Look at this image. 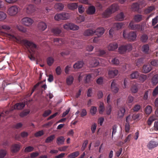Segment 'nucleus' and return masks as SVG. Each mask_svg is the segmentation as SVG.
Instances as JSON below:
<instances>
[{
  "mask_svg": "<svg viewBox=\"0 0 158 158\" xmlns=\"http://www.w3.org/2000/svg\"><path fill=\"white\" fill-rule=\"evenodd\" d=\"M158 94V85L154 89L152 93L153 96H156Z\"/></svg>",
  "mask_w": 158,
  "mask_h": 158,
  "instance_id": "774afa93",
  "label": "nucleus"
},
{
  "mask_svg": "<svg viewBox=\"0 0 158 158\" xmlns=\"http://www.w3.org/2000/svg\"><path fill=\"white\" fill-rule=\"evenodd\" d=\"M143 16L140 14H136L134 15L133 20L136 23H138L143 19Z\"/></svg>",
  "mask_w": 158,
  "mask_h": 158,
  "instance_id": "dca6fc26",
  "label": "nucleus"
},
{
  "mask_svg": "<svg viewBox=\"0 0 158 158\" xmlns=\"http://www.w3.org/2000/svg\"><path fill=\"white\" fill-rule=\"evenodd\" d=\"M17 28L19 31L25 33L27 31L26 29L22 26H17Z\"/></svg>",
  "mask_w": 158,
  "mask_h": 158,
  "instance_id": "de8ad7c7",
  "label": "nucleus"
},
{
  "mask_svg": "<svg viewBox=\"0 0 158 158\" xmlns=\"http://www.w3.org/2000/svg\"><path fill=\"white\" fill-rule=\"evenodd\" d=\"M19 9V7L17 6H12L9 8L8 11V13L11 16H15L18 13Z\"/></svg>",
  "mask_w": 158,
  "mask_h": 158,
  "instance_id": "39448f33",
  "label": "nucleus"
},
{
  "mask_svg": "<svg viewBox=\"0 0 158 158\" xmlns=\"http://www.w3.org/2000/svg\"><path fill=\"white\" fill-rule=\"evenodd\" d=\"M44 134V132L43 131L41 130L35 133L34 134V135L36 137H38L42 136Z\"/></svg>",
  "mask_w": 158,
  "mask_h": 158,
  "instance_id": "052dcab7",
  "label": "nucleus"
},
{
  "mask_svg": "<svg viewBox=\"0 0 158 158\" xmlns=\"http://www.w3.org/2000/svg\"><path fill=\"white\" fill-rule=\"evenodd\" d=\"M138 3L139 5L142 6H144L147 4V0H142L139 1Z\"/></svg>",
  "mask_w": 158,
  "mask_h": 158,
  "instance_id": "0e129e2a",
  "label": "nucleus"
},
{
  "mask_svg": "<svg viewBox=\"0 0 158 158\" xmlns=\"http://www.w3.org/2000/svg\"><path fill=\"white\" fill-rule=\"evenodd\" d=\"M141 108L140 105L137 104L135 105L133 108V110L135 112H137L141 109Z\"/></svg>",
  "mask_w": 158,
  "mask_h": 158,
  "instance_id": "4d7b16f0",
  "label": "nucleus"
},
{
  "mask_svg": "<svg viewBox=\"0 0 158 158\" xmlns=\"http://www.w3.org/2000/svg\"><path fill=\"white\" fill-rule=\"evenodd\" d=\"M95 7L94 6H90L88 7L87 13L89 15H93L95 13Z\"/></svg>",
  "mask_w": 158,
  "mask_h": 158,
  "instance_id": "412c9836",
  "label": "nucleus"
},
{
  "mask_svg": "<svg viewBox=\"0 0 158 158\" xmlns=\"http://www.w3.org/2000/svg\"><path fill=\"white\" fill-rule=\"evenodd\" d=\"M113 13L110 9L108 8L103 13V16L104 17L106 18L110 16V15Z\"/></svg>",
  "mask_w": 158,
  "mask_h": 158,
  "instance_id": "b1692460",
  "label": "nucleus"
},
{
  "mask_svg": "<svg viewBox=\"0 0 158 158\" xmlns=\"http://www.w3.org/2000/svg\"><path fill=\"white\" fill-rule=\"evenodd\" d=\"M69 15L68 13L62 12L59 14H57L55 16L54 19L55 20H66L69 18Z\"/></svg>",
  "mask_w": 158,
  "mask_h": 158,
  "instance_id": "20e7f679",
  "label": "nucleus"
},
{
  "mask_svg": "<svg viewBox=\"0 0 158 158\" xmlns=\"http://www.w3.org/2000/svg\"><path fill=\"white\" fill-rule=\"evenodd\" d=\"M139 5L138 2L133 3L131 6V8L134 11L138 10L139 8Z\"/></svg>",
  "mask_w": 158,
  "mask_h": 158,
  "instance_id": "f704fd0d",
  "label": "nucleus"
},
{
  "mask_svg": "<svg viewBox=\"0 0 158 158\" xmlns=\"http://www.w3.org/2000/svg\"><path fill=\"white\" fill-rule=\"evenodd\" d=\"M7 154L6 150L2 149L0 150V158H3Z\"/></svg>",
  "mask_w": 158,
  "mask_h": 158,
  "instance_id": "79ce46f5",
  "label": "nucleus"
},
{
  "mask_svg": "<svg viewBox=\"0 0 158 158\" xmlns=\"http://www.w3.org/2000/svg\"><path fill=\"white\" fill-rule=\"evenodd\" d=\"M97 110V109L96 107L93 106L91 107L90 110V112L92 114L94 115L96 114Z\"/></svg>",
  "mask_w": 158,
  "mask_h": 158,
  "instance_id": "603ef678",
  "label": "nucleus"
},
{
  "mask_svg": "<svg viewBox=\"0 0 158 158\" xmlns=\"http://www.w3.org/2000/svg\"><path fill=\"white\" fill-rule=\"evenodd\" d=\"M33 20L29 17H25L22 19V23L26 26H30L33 24Z\"/></svg>",
  "mask_w": 158,
  "mask_h": 158,
  "instance_id": "423d86ee",
  "label": "nucleus"
},
{
  "mask_svg": "<svg viewBox=\"0 0 158 158\" xmlns=\"http://www.w3.org/2000/svg\"><path fill=\"white\" fill-rule=\"evenodd\" d=\"M52 31L55 35L58 36L61 33V30L58 27H56L52 29Z\"/></svg>",
  "mask_w": 158,
  "mask_h": 158,
  "instance_id": "7c9ffc66",
  "label": "nucleus"
},
{
  "mask_svg": "<svg viewBox=\"0 0 158 158\" xmlns=\"http://www.w3.org/2000/svg\"><path fill=\"white\" fill-rule=\"evenodd\" d=\"M105 108L104 106V104L102 103H100L99 106V113L102 114Z\"/></svg>",
  "mask_w": 158,
  "mask_h": 158,
  "instance_id": "8fccbe9b",
  "label": "nucleus"
},
{
  "mask_svg": "<svg viewBox=\"0 0 158 158\" xmlns=\"http://www.w3.org/2000/svg\"><path fill=\"white\" fill-rule=\"evenodd\" d=\"M118 73V70L117 69H111L108 72L109 76L110 78H113L116 76Z\"/></svg>",
  "mask_w": 158,
  "mask_h": 158,
  "instance_id": "2eb2a0df",
  "label": "nucleus"
},
{
  "mask_svg": "<svg viewBox=\"0 0 158 158\" xmlns=\"http://www.w3.org/2000/svg\"><path fill=\"white\" fill-rule=\"evenodd\" d=\"M25 106L24 102H22L18 103L16 104L14 107H11L9 110V114L14 109L21 110L23 109Z\"/></svg>",
  "mask_w": 158,
  "mask_h": 158,
  "instance_id": "1a4fd4ad",
  "label": "nucleus"
},
{
  "mask_svg": "<svg viewBox=\"0 0 158 158\" xmlns=\"http://www.w3.org/2000/svg\"><path fill=\"white\" fill-rule=\"evenodd\" d=\"M158 145V142L154 141H150L148 144V147L149 149H151Z\"/></svg>",
  "mask_w": 158,
  "mask_h": 158,
  "instance_id": "a211bd4d",
  "label": "nucleus"
},
{
  "mask_svg": "<svg viewBox=\"0 0 158 158\" xmlns=\"http://www.w3.org/2000/svg\"><path fill=\"white\" fill-rule=\"evenodd\" d=\"M125 112V108L123 107H121L117 113L118 118H121L124 116V114Z\"/></svg>",
  "mask_w": 158,
  "mask_h": 158,
  "instance_id": "6ab92c4d",
  "label": "nucleus"
},
{
  "mask_svg": "<svg viewBox=\"0 0 158 158\" xmlns=\"http://www.w3.org/2000/svg\"><path fill=\"white\" fill-rule=\"evenodd\" d=\"M64 5L61 3H57L54 6L55 8L60 11L62 10L64 8Z\"/></svg>",
  "mask_w": 158,
  "mask_h": 158,
  "instance_id": "c85d7f7f",
  "label": "nucleus"
},
{
  "mask_svg": "<svg viewBox=\"0 0 158 158\" xmlns=\"http://www.w3.org/2000/svg\"><path fill=\"white\" fill-rule=\"evenodd\" d=\"M52 111L50 110H46L43 113V116L44 117H46L50 115Z\"/></svg>",
  "mask_w": 158,
  "mask_h": 158,
  "instance_id": "680f3d73",
  "label": "nucleus"
},
{
  "mask_svg": "<svg viewBox=\"0 0 158 158\" xmlns=\"http://www.w3.org/2000/svg\"><path fill=\"white\" fill-rule=\"evenodd\" d=\"M123 23L122 22L117 23L115 24V26L118 30L121 28L123 26Z\"/></svg>",
  "mask_w": 158,
  "mask_h": 158,
  "instance_id": "6e6d98bb",
  "label": "nucleus"
},
{
  "mask_svg": "<svg viewBox=\"0 0 158 158\" xmlns=\"http://www.w3.org/2000/svg\"><path fill=\"white\" fill-rule=\"evenodd\" d=\"M105 30L103 27H99L95 31L96 35L100 36L102 35L104 32Z\"/></svg>",
  "mask_w": 158,
  "mask_h": 158,
  "instance_id": "4be33fe9",
  "label": "nucleus"
},
{
  "mask_svg": "<svg viewBox=\"0 0 158 158\" xmlns=\"http://www.w3.org/2000/svg\"><path fill=\"white\" fill-rule=\"evenodd\" d=\"M79 27L76 25L74 24L73 23H71L70 30H78Z\"/></svg>",
  "mask_w": 158,
  "mask_h": 158,
  "instance_id": "864d4df0",
  "label": "nucleus"
},
{
  "mask_svg": "<svg viewBox=\"0 0 158 158\" xmlns=\"http://www.w3.org/2000/svg\"><path fill=\"white\" fill-rule=\"evenodd\" d=\"M142 52L145 54H148L149 50V47L148 44L143 45L142 48Z\"/></svg>",
  "mask_w": 158,
  "mask_h": 158,
  "instance_id": "bb28decb",
  "label": "nucleus"
},
{
  "mask_svg": "<svg viewBox=\"0 0 158 158\" xmlns=\"http://www.w3.org/2000/svg\"><path fill=\"white\" fill-rule=\"evenodd\" d=\"M158 16H157L152 19V25L154 26L158 22Z\"/></svg>",
  "mask_w": 158,
  "mask_h": 158,
  "instance_id": "338daca9",
  "label": "nucleus"
},
{
  "mask_svg": "<svg viewBox=\"0 0 158 158\" xmlns=\"http://www.w3.org/2000/svg\"><path fill=\"white\" fill-rule=\"evenodd\" d=\"M92 64H91V66L93 67L97 66L99 64V59L97 58V59H94L93 60Z\"/></svg>",
  "mask_w": 158,
  "mask_h": 158,
  "instance_id": "a19ab883",
  "label": "nucleus"
},
{
  "mask_svg": "<svg viewBox=\"0 0 158 158\" xmlns=\"http://www.w3.org/2000/svg\"><path fill=\"white\" fill-rule=\"evenodd\" d=\"M152 69L151 66L149 64L144 65L142 70V72L144 73H148Z\"/></svg>",
  "mask_w": 158,
  "mask_h": 158,
  "instance_id": "f8f14e48",
  "label": "nucleus"
},
{
  "mask_svg": "<svg viewBox=\"0 0 158 158\" xmlns=\"http://www.w3.org/2000/svg\"><path fill=\"white\" fill-rule=\"evenodd\" d=\"M118 47V44L116 43H110L107 46V49L110 51H114Z\"/></svg>",
  "mask_w": 158,
  "mask_h": 158,
  "instance_id": "ddd939ff",
  "label": "nucleus"
},
{
  "mask_svg": "<svg viewBox=\"0 0 158 158\" xmlns=\"http://www.w3.org/2000/svg\"><path fill=\"white\" fill-rule=\"evenodd\" d=\"M155 118L153 116L150 117L148 119L147 123L149 125H151L152 123L154 121Z\"/></svg>",
  "mask_w": 158,
  "mask_h": 158,
  "instance_id": "e2e57ef3",
  "label": "nucleus"
},
{
  "mask_svg": "<svg viewBox=\"0 0 158 158\" xmlns=\"http://www.w3.org/2000/svg\"><path fill=\"white\" fill-rule=\"evenodd\" d=\"M128 27L131 30L138 31L141 28V25L140 24H135L133 21H131L129 24Z\"/></svg>",
  "mask_w": 158,
  "mask_h": 158,
  "instance_id": "0eeeda50",
  "label": "nucleus"
},
{
  "mask_svg": "<svg viewBox=\"0 0 158 158\" xmlns=\"http://www.w3.org/2000/svg\"><path fill=\"white\" fill-rule=\"evenodd\" d=\"M111 87L112 91L114 93H116L118 92L119 89L117 86L115 80H113L112 81Z\"/></svg>",
  "mask_w": 158,
  "mask_h": 158,
  "instance_id": "9b49d317",
  "label": "nucleus"
},
{
  "mask_svg": "<svg viewBox=\"0 0 158 158\" xmlns=\"http://www.w3.org/2000/svg\"><path fill=\"white\" fill-rule=\"evenodd\" d=\"M131 90L133 93H136L138 90L137 84H135L133 85L131 87Z\"/></svg>",
  "mask_w": 158,
  "mask_h": 158,
  "instance_id": "a18cd8bd",
  "label": "nucleus"
},
{
  "mask_svg": "<svg viewBox=\"0 0 158 158\" xmlns=\"http://www.w3.org/2000/svg\"><path fill=\"white\" fill-rule=\"evenodd\" d=\"M155 9V7L154 6H152L148 7L145 10V13L148 14L150 13L154 10Z\"/></svg>",
  "mask_w": 158,
  "mask_h": 158,
  "instance_id": "5fc2aeb1",
  "label": "nucleus"
},
{
  "mask_svg": "<svg viewBox=\"0 0 158 158\" xmlns=\"http://www.w3.org/2000/svg\"><path fill=\"white\" fill-rule=\"evenodd\" d=\"M152 82L154 85H156L158 83V75H154L152 79Z\"/></svg>",
  "mask_w": 158,
  "mask_h": 158,
  "instance_id": "72a5a7b5",
  "label": "nucleus"
},
{
  "mask_svg": "<svg viewBox=\"0 0 158 158\" xmlns=\"http://www.w3.org/2000/svg\"><path fill=\"white\" fill-rule=\"evenodd\" d=\"M152 110V106H150L148 105L145 108L144 112L146 114L148 115L151 113Z\"/></svg>",
  "mask_w": 158,
  "mask_h": 158,
  "instance_id": "473e14b6",
  "label": "nucleus"
},
{
  "mask_svg": "<svg viewBox=\"0 0 158 158\" xmlns=\"http://www.w3.org/2000/svg\"><path fill=\"white\" fill-rule=\"evenodd\" d=\"M79 154L78 151H76L75 152L70 153L68 156V158H75L77 157Z\"/></svg>",
  "mask_w": 158,
  "mask_h": 158,
  "instance_id": "e433bc0d",
  "label": "nucleus"
},
{
  "mask_svg": "<svg viewBox=\"0 0 158 158\" xmlns=\"http://www.w3.org/2000/svg\"><path fill=\"white\" fill-rule=\"evenodd\" d=\"M113 13L110 9L108 8L103 13V16L104 17L106 18L110 16V15Z\"/></svg>",
  "mask_w": 158,
  "mask_h": 158,
  "instance_id": "393cba45",
  "label": "nucleus"
},
{
  "mask_svg": "<svg viewBox=\"0 0 158 158\" xmlns=\"http://www.w3.org/2000/svg\"><path fill=\"white\" fill-rule=\"evenodd\" d=\"M143 58H140L136 60L135 63L136 66L139 67L143 63Z\"/></svg>",
  "mask_w": 158,
  "mask_h": 158,
  "instance_id": "3c124183",
  "label": "nucleus"
},
{
  "mask_svg": "<svg viewBox=\"0 0 158 158\" xmlns=\"http://www.w3.org/2000/svg\"><path fill=\"white\" fill-rule=\"evenodd\" d=\"M47 27V26L46 23L43 22L39 23L38 25L39 29L42 31L45 30Z\"/></svg>",
  "mask_w": 158,
  "mask_h": 158,
  "instance_id": "5701e85b",
  "label": "nucleus"
},
{
  "mask_svg": "<svg viewBox=\"0 0 158 158\" xmlns=\"http://www.w3.org/2000/svg\"><path fill=\"white\" fill-rule=\"evenodd\" d=\"M55 138L54 135H52L48 137L45 140L46 143H49L52 142Z\"/></svg>",
  "mask_w": 158,
  "mask_h": 158,
  "instance_id": "c9c22d12",
  "label": "nucleus"
},
{
  "mask_svg": "<svg viewBox=\"0 0 158 158\" xmlns=\"http://www.w3.org/2000/svg\"><path fill=\"white\" fill-rule=\"evenodd\" d=\"M113 13L118 10L119 9V6L117 4L114 3L110 6L109 8Z\"/></svg>",
  "mask_w": 158,
  "mask_h": 158,
  "instance_id": "f3484780",
  "label": "nucleus"
},
{
  "mask_svg": "<svg viewBox=\"0 0 158 158\" xmlns=\"http://www.w3.org/2000/svg\"><path fill=\"white\" fill-rule=\"evenodd\" d=\"M117 126L115 125H114L112 127V138H113V135H115L117 131Z\"/></svg>",
  "mask_w": 158,
  "mask_h": 158,
  "instance_id": "13d9d810",
  "label": "nucleus"
},
{
  "mask_svg": "<svg viewBox=\"0 0 158 158\" xmlns=\"http://www.w3.org/2000/svg\"><path fill=\"white\" fill-rule=\"evenodd\" d=\"M68 8L70 10H74L76 9L78 7L77 3H69L68 5Z\"/></svg>",
  "mask_w": 158,
  "mask_h": 158,
  "instance_id": "cd10ccee",
  "label": "nucleus"
},
{
  "mask_svg": "<svg viewBox=\"0 0 158 158\" xmlns=\"http://www.w3.org/2000/svg\"><path fill=\"white\" fill-rule=\"evenodd\" d=\"M123 35L124 38L127 39L129 41H135L137 37L136 33L134 31H131L126 34V31H124L123 32Z\"/></svg>",
  "mask_w": 158,
  "mask_h": 158,
  "instance_id": "f03ea898",
  "label": "nucleus"
},
{
  "mask_svg": "<svg viewBox=\"0 0 158 158\" xmlns=\"http://www.w3.org/2000/svg\"><path fill=\"white\" fill-rule=\"evenodd\" d=\"M139 73L137 71H135L130 74V77L131 79H136L139 77Z\"/></svg>",
  "mask_w": 158,
  "mask_h": 158,
  "instance_id": "2f4dec72",
  "label": "nucleus"
},
{
  "mask_svg": "<svg viewBox=\"0 0 158 158\" xmlns=\"http://www.w3.org/2000/svg\"><path fill=\"white\" fill-rule=\"evenodd\" d=\"M5 34L10 39L16 40L17 42L23 44L27 48H29L30 50H29L30 55L29 56V58L31 60H35V58L33 55L35 53L36 49L37 46L35 44L26 40L22 39L20 37H16L12 34L5 32Z\"/></svg>",
  "mask_w": 158,
  "mask_h": 158,
  "instance_id": "f257e3e1",
  "label": "nucleus"
},
{
  "mask_svg": "<svg viewBox=\"0 0 158 158\" xmlns=\"http://www.w3.org/2000/svg\"><path fill=\"white\" fill-rule=\"evenodd\" d=\"M34 148L31 146H28L26 147L25 150L24 152H29L33 151L34 150Z\"/></svg>",
  "mask_w": 158,
  "mask_h": 158,
  "instance_id": "bf43d9fd",
  "label": "nucleus"
},
{
  "mask_svg": "<svg viewBox=\"0 0 158 158\" xmlns=\"http://www.w3.org/2000/svg\"><path fill=\"white\" fill-rule=\"evenodd\" d=\"M134 97L131 95H129L127 98L126 103L127 104L131 103L133 101Z\"/></svg>",
  "mask_w": 158,
  "mask_h": 158,
  "instance_id": "49530a36",
  "label": "nucleus"
},
{
  "mask_svg": "<svg viewBox=\"0 0 158 158\" xmlns=\"http://www.w3.org/2000/svg\"><path fill=\"white\" fill-rule=\"evenodd\" d=\"M53 41L55 43V44L57 45H60L62 44V40L59 38H54L53 40Z\"/></svg>",
  "mask_w": 158,
  "mask_h": 158,
  "instance_id": "ea45409f",
  "label": "nucleus"
},
{
  "mask_svg": "<svg viewBox=\"0 0 158 158\" xmlns=\"http://www.w3.org/2000/svg\"><path fill=\"white\" fill-rule=\"evenodd\" d=\"M74 78L73 76H69L66 79V83L69 85H71L73 81Z\"/></svg>",
  "mask_w": 158,
  "mask_h": 158,
  "instance_id": "4c0bfd02",
  "label": "nucleus"
},
{
  "mask_svg": "<svg viewBox=\"0 0 158 158\" xmlns=\"http://www.w3.org/2000/svg\"><path fill=\"white\" fill-rule=\"evenodd\" d=\"M35 10V7L31 4L29 5L24 9V11L27 14L30 15Z\"/></svg>",
  "mask_w": 158,
  "mask_h": 158,
  "instance_id": "6e6552de",
  "label": "nucleus"
},
{
  "mask_svg": "<svg viewBox=\"0 0 158 158\" xmlns=\"http://www.w3.org/2000/svg\"><path fill=\"white\" fill-rule=\"evenodd\" d=\"M132 47L131 44H128L120 46L118 48V52L121 54L125 53L127 52L130 51Z\"/></svg>",
  "mask_w": 158,
  "mask_h": 158,
  "instance_id": "7ed1b4c3",
  "label": "nucleus"
},
{
  "mask_svg": "<svg viewBox=\"0 0 158 158\" xmlns=\"http://www.w3.org/2000/svg\"><path fill=\"white\" fill-rule=\"evenodd\" d=\"M138 78L140 82H143L146 79L147 76L145 75L141 74L140 75H139Z\"/></svg>",
  "mask_w": 158,
  "mask_h": 158,
  "instance_id": "37998d69",
  "label": "nucleus"
},
{
  "mask_svg": "<svg viewBox=\"0 0 158 158\" xmlns=\"http://www.w3.org/2000/svg\"><path fill=\"white\" fill-rule=\"evenodd\" d=\"M30 112V111L29 110H25L20 114L19 116L21 117H24L28 114Z\"/></svg>",
  "mask_w": 158,
  "mask_h": 158,
  "instance_id": "58836bf2",
  "label": "nucleus"
},
{
  "mask_svg": "<svg viewBox=\"0 0 158 158\" xmlns=\"http://www.w3.org/2000/svg\"><path fill=\"white\" fill-rule=\"evenodd\" d=\"M20 147L21 145L20 143L14 144L11 147V152L13 153L16 152L20 150Z\"/></svg>",
  "mask_w": 158,
  "mask_h": 158,
  "instance_id": "9d476101",
  "label": "nucleus"
},
{
  "mask_svg": "<svg viewBox=\"0 0 158 158\" xmlns=\"http://www.w3.org/2000/svg\"><path fill=\"white\" fill-rule=\"evenodd\" d=\"M84 64L83 61H78L74 64L73 67L74 69H80L83 67Z\"/></svg>",
  "mask_w": 158,
  "mask_h": 158,
  "instance_id": "aec40b11",
  "label": "nucleus"
},
{
  "mask_svg": "<svg viewBox=\"0 0 158 158\" xmlns=\"http://www.w3.org/2000/svg\"><path fill=\"white\" fill-rule=\"evenodd\" d=\"M6 15L2 11H0V21L4 20L6 17Z\"/></svg>",
  "mask_w": 158,
  "mask_h": 158,
  "instance_id": "09e8293b",
  "label": "nucleus"
},
{
  "mask_svg": "<svg viewBox=\"0 0 158 158\" xmlns=\"http://www.w3.org/2000/svg\"><path fill=\"white\" fill-rule=\"evenodd\" d=\"M95 33V31L94 30L89 29L86 30L84 33L85 36L92 35Z\"/></svg>",
  "mask_w": 158,
  "mask_h": 158,
  "instance_id": "a878e982",
  "label": "nucleus"
},
{
  "mask_svg": "<svg viewBox=\"0 0 158 158\" xmlns=\"http://www.w3.org/2000/svg\"><path fill=\"white\" fill-rule=\"evenodd\" d=\"M65 139L63 136H61L58 137L56 140V143L58 145L63 144L64 143Z\"/></svg>",
  "mask_w": 158,
  "mask_h": 158,
  "instance_id": "c756f323",
  "label": "nucleus"
},
{
  "mask_svg": "<svg viewBox=\"0 0 158 158\" xmlns=\"http://www.w3.org/2000/svg\"><path fill=\"white\" fill-rule=\"evenodd\" d=\"M125 15L124 14L123 12H121L118 14L114 17V19L116 20L121 21L124 19Z\"/></svg>",
  "mask_w": 158,
  "mask_h": 158,
  "instance_id": "4468645a",
  "label": "nucleus"
},
{
  "mask_svg": "<svg viewBox=\"0 0 158 158\" xmlns=\"http://www.w3.org/2000/svg\"><path fill=\"white\" fill-rule=\"evenodd\" d=\"M54 62V59L51 57H49L47 60V62L49 66H51Z\"/></svg>",
  "mask_w": 158,
  "mask_h": 158,
  "instance_id": "c03bdc74",
  "label": "nucleus"
},
{
  "mask_svg": "<svg viewBox=\"0 0 158 158\" xmlns=\"http://www.w3.org/2000/svg\"><path fill=\"white\" fill-rule=\"evenodd\" d=\"M148 39V36L145 34H143L141 37V40L143 42H146Z\"/></svg>",
  "mask_w": 158,
  "mask_h": 158,
  "instance_id": "69168bd1",
  "label": "nucleus"
}]
</instances>
